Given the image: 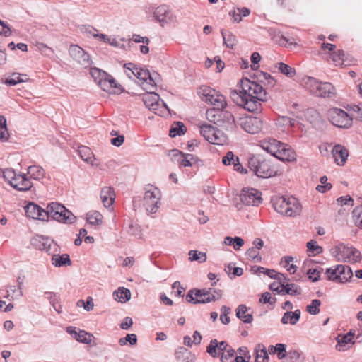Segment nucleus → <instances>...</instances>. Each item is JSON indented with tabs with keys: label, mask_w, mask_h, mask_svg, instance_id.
I'll return each mask as SVG.
<instances>
[{
	"label": "nucleus",
	"mask_w": 362,
	"mask_h": 362,
	"mask_svg": "<svg viewBox=\"0 0 362 362\" xmlns=\"http://www.w3.org/2000/svg\"><path fill=\"white\" fill-rule=\"evenodd\" d=\"M124 68L138 79V83L146 91L153 90L156 86V78L150 74L149 71L137 66L132 63L124 64Z\"/></svg>",
	"instance_id": "obj_4"
},
{
	"label": "nucleus",
	"mask_w": 362,
	"mask_h": 362,
	"mask_svg": "<svg viewBox=\"0 0 362 362\" xmlns=\"http://www.w3.org/2000/svg\"><path fill=\"white\" fill-rule=\"evenodd\" d=\"M28 173L35 180H38L44 176L45 170L40 166L32 165L28 168Z\"/></svg>",
	"instance_id": "obj_44"
},
{
	"label": "nucleus",
	"mask_w": 362,
	"mask_h": 362,
	"mask_svg": "<svg viewBox=\"0 0 362 362\" xmlns=\"http://www.w3.org/2000/svg\"><path fill=\"white\" fill-rule=\"evenodd\" d=\"M11 186L18 191H27L32 187V182L25 174H18Z\"/></svg>",
	"instance_id": "obj_24"
},
{
	"label": "nucleus",
	"mask_w": 362,
	"mask_h": 362,
	"mask_svg": "<svg viewBox=\"0 0 362 362\" xmlns=\"http://www.w3.org/2000/svg\"><path fill=\"white\" fill-rule=\"evenodd\" d=\"M302 86L311 94L322 98H332L335 95L336 90L329 82H322L311 76L302 78Z\"/></svg>",
	"instance_id": "obj_2"
},
{
	"label": "nucleus",
	"mask_w": 362,
	"mask_h": 362,
	"mask_svg": "<svg viewBox=\"0 0 362 362\" xmlns=\"http://www.w3.org/2000/svg\"><path fill=\"white\" fill-rule=\"evenodd\" d=\"M28 80L27 75L21 74L18 73H13L8 78H6L4 83L10 86H13L20 83L25 82Z\"/></svg>",
	"instance_id": "obj_35"
},
{
	"label": "nucleus",
	"mask_w": 362,
	"mask_h": 362,
	"mask_svg": "<svg viewBox=\"0 0 362 362\" xmlns=\"http://www.w3.org/2000/svg\"><path fill=\"white\" fill-rule=\"evenodd\" d=\"M222 296L221 291H210L206 290H191L186 296V300L189 303H206L211 301H216L221 298Z\"/></svg>",
	"instance_id": "obj_9"
},
{
	"label": "nucleus",
	"mask_w": 362,
	"mask_h": 362,
	"mask_svg": "<svg viewBox=\"0 0 362 362\" xmlns=\"http://www.w3.org/2000/svg\"><path fill=\"white\" fill-rule=\"evenodd\" d=\"M52 263L55 267H62L64 265H70L71 260L69 255L67 254L54 255L52 257Z\"/></svg>",
	"instance_id": "obj_38"
},
{
	"label": "nucleus",
	"mask_w": 362,
	"mask_h": 362,
	"mask_svg": "<svg viewBox=\"0 0 362 362\" xmlns=\"http://www.w3.org/2000/svg\"><path fill=\"white\" fill-rule=\"evenodd\" d=\"M281 142L276 139H269L268 140L262 141L261 146L267 153L275 157L279 149V147H281Z\"/></svg>",
	"instance_id": "obj_31"
},
{
	"label": "nucleus",
	"mask_w": 362,
	"mask_h": 362,
	"mask_svg": "<svg viewBox=\"0 0 362 362\" xmlns=\"http://www.w3.org/2000/svg\"><path fill=\"white\" fill-rule=\"evenodd\" d=\"M300 315V312L299 310L294 312H286L281 318V322L283 324L290 322L291 325H295L298 321Z\"/></svg>",
	"instance_id": "obj_39"
},
{
	"label": "nucleus",
	"mask_w": 362,
	"mask_h": 362,
	"mask_svg": "<svg viewBox=\"0 0 362 362\" xmlns=\"http://www.w3.org/2000/svg\"><path fill=\"white\" fill-rule=\"evenodd\" d=\"M300 264V262L291 256L283 257L280 261V265L287 272H296Z\"/></svg>",
	"instance_id": "obj_29"
},
{
	"label": "nucleus",
	"mask_w": 362,
	"mask_h": 362,
	"mask_svg": "<svg viewBox=\"0 0 362 362\" xmlns=\"http://www.w3.org/2000/svg\"><path fill=\"white\" fill-rule=\"evenodd\" d=\"M238 86V90H233L230 92L232 100L249 112L261 111L262 102L267 101L268 98L266 90L262 86L247 78H243Z\"/></svg>",
	"instance_id": "obj_1"
},
{
	"label": "nucleus",
	"mask_w": 362,
	"mask_h": 362,
	"mask_svg": "<svg viewBox=\"0 0 362 362\" xmlns=\"http://www.w3.org/2000/svg\"><path fill=\"white\" fill-rule=\"evenodd\" d=\"M221 35L223 39L224 44L230 48H233V47L237 43V39L234 35H233L230 32L225 33L223 30H221Z\"/></svg>",
	"instance_id": "obj_46"
},
{
	"label": "nucleus",
	"mask_w": 362,
	"mask_h": 362,
	"mask_svg": "<svg viewBox=\"0 0 362 362\" xmlns=\"http://www.w3.org/2000/svg\"><path fill=\"white\" fill-rule=\"evenodd\" d=\"M284 291L290 295H299L301 293L300 288L293 284L284 286Z\"/></svg>",
	"instance_id": "obj_61"
},
{
	"label": "nucleus",
	"mask_w": 362,
	"mask_h": 362,
	"mask_svg": "<svg viewBox=\"0 0 362 362\" xmlns=\"http://www.w3.org/2000/svg\"><path fill=\"white\" fill-rule=\"evenodd\" d=\"M100 199L105 207L108 208L112 205L115 194L110 187H104L100 192Z\"/></svg>",
	"instance_id": "obj_28"
},
{
	"label": "nucleus",
	"mask_w": 362,
	"mask_h": 362,
	"mask_svg": "<svg viewBox=\"0 0 362 362\" xmlns=\"http://www.w3.org/2000/svg\"><path fill=\"white\" fill-rule=\"evenodd\" d=\"M236 316L245 323H250L253 320L252 314L248 313V309L244 305L238 307Z\"/></svg>",
	"instance_id": "obj_36"
},
{
	"label": "nucleus",
	"mask_w": 362,
	"mask_h": 362,
	"mask_svg": "<svg viewBox=\"0 0 362 362\" xmlns=\"http://www.w3.org/2000/svg\"><path fill=\"white\" fill-rule=\"evenodd\" d=\"M8 135L6 120L4 116L0 115V140L6 141L8 139Z\"/></svg>",
	"instance_id": "obj_49"
},
{
	"label": "nucleus",
	"mask_w": 362,
	"mask_h": 362,
	"mask_svg": "<svg viewBox=\"0 0 362 362\" xmlns=\"http://www.w3.org/2000/svg\"><path fill=\"white\" fill-rule=\"evenodd\" d=\"M289 197L277 196L272 199V204L276 212L284 215L285 210L286 209Z\"/></svg>",
	"instance_id": "obj_33"
},
{
	"label": "nucleus",
	"mask_w": 362,
	"mask_h": 362,
	"mask_svg": "<svg viewBox=\"0 0 362 362\" xmlns=\"http://www.w3.org/2000/svg\"><path fill=\"white\" fill-rule=\"evenodd\" d=\"M144 190L143 206L148 214H156L161 205V192L153 185L146 186Z\"/></svg>",
	"instance_id": "obj_6"
},
{
	"label": "nucleus",
	"mask_w": 362,
	"mask_h": 362,
	"mask_svg": "<svg viewBox=\"0 0 362 362\" xmlns=\"http://www.w3.org/2000/svg\"><path fill=\"white\" fill-rule=\"evenodd\" d=\"M70 57L81 66L87 68L90 66V56L81 47L72 45L69 47Z\"/></svg>",
	"instance_id": "obj_18"
},
{
	"label": "nucleus",
	"mask_w": 362,
	"mask_h": 362,
	"mask_svg": "<svg viewBox=\"0 0 362 362\" xmlns=\"http://www.w3.org/2000/svg\"><path fill=\"white\" fill-rule=\"evenodd\" d=\"M315 260L308 258L304 260L302 264L301 269L303 272H320L316 268H313L315 266Z\"/></svg>",
	"instance_id": "obj_57"
},
{
	"label": "nucleus",
	"mask_w": 362,
	"mask_h": 362,
	"mask_svg": "<svg viewBox=\"0 0 362 362\" xmlns=\"http://www.w3.org/2000/svg\"><path fill=\"white\" fill-rule=\"evenodd\" d=\"M330 253L339 261L356 262L361 258V252L358 250L342 243L333 246Z\"/></svg>",
	"instance_id": "obj_7"
},
{
	"label": "nucleus",
	"mask_w": 362,
	"mask_h": 362,
	"mask_svg": "<svg viewBox=\"0 0 362 362\" xmlns=\"http://www.w3.org/2000/svg\"><path fill=\"white\" fill-rule=\"evenodd\" d=\"M223 109L215 107L207 110L206 112V119L209 122L218 126L233 124L235 122L233 115L231 112Z\"/></svg>",
	"instance_id": "obj_10"
},
{
	"label": "nucleus",
	"mask_w": 362,
	"mask_h": 362,
	"mask_svg": "<svg viewBox=\"0 0 362 362\" xmlns=\"http://www.w3.org/2000/svg\"><path fill=\"white\" fill-rule=\"evenodd\" d=\"M199 132L206 141L215 145H223L228 141L227 136L222 131L211 124H200Z\"/></svg>",
	"instance_id": "obj_11"
},
{
	"label": "nucleus",
	"mask_w": 362,
	"mask_h": 362,
	"mask_svg": "<svg viewBox=\"0 0 362 362\" xmlns=\"http://www.w3.org/2000/svg\"><path fill=\"white\" fill-rule=\"evenodd\" d=\"M245 255L247 257L254 263H258L262 261V257L259 255V250L256 248L251 247L248 249Z\"/></svg>",
	"instance_id": "obj_51"
},
{
	"label": "nucleus",
	"mask_w": 362,
	"mask_h": 362,
	"mask_svg": "<svg viewBox=\"0 0 362 362\" xmlns=\"http://www.w3.org/2000/svg\"><path fill=\"white\" fill-rule=\"evenodd\" d=\"M258 77L259 78L260 82L263 83L264 81H265L267 84L269 86H274L275 84L274 79L268 73L261 71L259 72Z\"/></svg>",
	"instance_id": "obj_59"
},
{
	"label": "nucleus",
	"mask_w": 362,
	"mask_h": 362,
	"mask_svg": "<svg viewBox=\"0 0 362 362\" xmlns=\"http://www.w3.org/2000/svg\"><path fill=\"white\" fill-rule=\"evenodd\" d=\"M189 260L191 262L196 261L199 263H203L206 260V255L205 252L198 250H189L188 252Z\"/></svg>",
	"instance_id": "obj_40"
},
{
	"label": "nucleus",
	"mask_w": 362,
	"mask_h": 362,
	"mask_svg": "<svg viewBox=\"0 0 362 362\" xmlns=\"http://www.w3.org/2000/svg\"><path fill=\"white\" fill-rule=\"evenodd\" d=\"M283 161H293L296 160V154L293 149L286 144H281V147L275 156Z\"/></svg>",
	"instance_id": "obj_22"
},
{
	"label": "nucleus",
	"mask_w": 362,
	"mask_h": 362,
	"mask_svg": "<svg viewBox=\"0 0 362 362\" xmlns=\"http://www.w3.org/2000/svg\"><path fill=\"white\" fill-rule=\"evenodd\" d=\"M240 199L246 206H256L262 203L261 192L254 188H244L242 189Z\"/></svg>",
	"instance_id": "obj_17"
},
{
	"label": "nucleus",
	"mask_w": 362,
	"mask_h": 362,
	"mask_svg": "<svg viewBox=\"0 0 362 362\" xmlns=\"http://www.w3.org/2000/svg\"><path fill=\"white\" fill-rule=\"evenodd\" d=\"M28 217L35 219L44 221L45 211L39 205L30 202L25 208Z\"/></svg>",
	"instance_id": "obj_21"
},
{
	"label": "nucleus",
	"mask_w": 362,
	"mask_h": 362,
	"mask_svg": "<svg viewBox=\"0 0 362 362\" xmlns=\"http://www.w3.org/2000/svg\"><path fill=\"white\" fill-rule=\"evenodd\" d=\"M171 156L177 162L180 167L197 166L199 168L203 165L202 161L194 155L183 153L177 149L171 151Z\"/></svg>",
	"instance_id": "obj_16"
},
{
	"label": "nucleus",
	"mask_w": 362,
	"mask_h": 362,
	"mask_svg": "<svg viewBox=\"0 0 362 362\" xmlns=\"http://www.w3.org/2000/svg\"><path fill=\"white\" fill-rule=\"evenodd\" d=\"M92 337L93 335L91 334L88 333L84 330H80L76 336H74V339L84 344H90L92 340Z\"/></svg>",
	"instance_id": "obj_53"
},
{
	"label": "nucleus",
	"mask_w": 362,
	"mask_h": 362,
	"mask_svg": "<svg viewBox=\"0 0 362 362\" xmlns=\"http://www.w3.org/2000/svg\"><path fill=\"white\" fill-rule=\"evenodd\" d=\"M124 230L129 235L132 236H140L141 234V230L139 225L132 222V221H128Z\"/></svg>",
	"instance_id": "obj_43"
},
{
	"label": "nucleus",
	"mask_w": 362,
	"mask_h": 362,
	"mask_svg": "<svg viewBox=\"0 0 362 362\" xmlns=\"http://www.w3.org/2000/svg\"><path fill=\"white\" fill-rule=\"evenodd\" d=\"M308 251L313 255L322 252V247L319 246L315 240H311L307 243Z\"/></svg>",
	"instance_id": "obj_56"
},
{
	"label": "nucleus",
	"mask_w": 362,
	"mask_h": 362,
	"mask_svg": "<svg viewBox=\"0 0 362 362\" xmlns=\"http://www.w3.org/2000/svg\"><path fill=\"white\" fill-rule=\"evenodd\" d=\"M78 155L83 160L87 163L90 164L91 165H95L94 163L95 158L90 148L85 146H81L78 148Z\"/></svg>",
	"instance_id": "obj_34"
},
{
	"label": "nucleus",
	"mask_w": 362,
	"mask_h": 362,
	"mask_svg": "<svg viewBox=\"0 0 362 362\" xmlns=\"http://www.w3.org/2000/svg\"><path fill=\"white\" fill-rule=\"evenodd\" d=\"M276 67L281 74L287 77L293 78L296 75V70L283 62L276 64Z\"/></svg>",
	"instance_id": "obj_42"
},
{
	"label": "nucleus",
	"mask_w": 362,
	"mask_h": 362,
	"mask_svg": "<svg viewBox=\"0 0 362 362\" xmlns=\"http://www.w3.org/2000/svg\"><path fill=\"white\" fill-rule=\"evenodd\" d=\"M156 19L163 24L172 23L176 21L175 16L165 5H161L156 8L153 13Z\"/></svg>",
	"instance_id": "obj_20"
},
{
	"label": "nucleus",
	"mask_w": 362,
	"mask_h": 362,
	"mask_svg": "<svg viewBox=\"0 0 362 362\" xmlns=\"http://www.w3.org/2000/svg\"><path fill=\"white\" fill-rule=\"evenodd\" d=\"M31 245L36 249L42 250L45 248V238L43 235H35L30 240Z\"/></svg>",
	"instance_id": "obj_47"
},
{
	"label": "nucleus",
	"mask_w": 362,
	"mask_h": 362,
	"mask_svg": "<svg viewBox=\"0 0 362 362\" xmlns=\"http://www.w3.org/2000/svg\"><path fill=\"white\" fill-rule=\"evenodd\" d=\"M90 74L94 81L104 91L112 93L117 88V82L112 76L98 68H91Z\"/></svg>",
	"instance_id": "obj_12"
},
{
	"label": "nucleus",
	"mask_w": 362,
	"mask_h": 362,
	"mask_svg": "<svg viewBox=\"0 0 362 362\" xmlns=\"http://www.w3.org/2000/svg\"><path fill=\"white\" fill-rule=\"evenodd\" d=\"M237 158L238 156H235L232 151H228L226 153V156L223 157L222 163L225 165H233Z\"/></svg>",
	"instance_id": "obj_62"
},
{
	"label": "nucleus",
	"mask_w": 362,
	"mask_h": 362,
	"mask_svg": "<svg viewBox=\"0 0 362 362\" xmlns=\"http://www.w3.org/2000/svg\"><path fill=\"white\" fill-rule=\"evenodd\" d=\"M248 165L257 177L267 178L276 175V170L271 162L260 156H252L249 159Z\"/></svg>",
	"instance_id": "obj_3"
},
{
	"label": "nucleus",
	"mask_w": 362,
	"mask_h": 362,
	"mask_svg": "<svg viewBox=\"0 0 362 362\" xmlns=\"http://www.w3.org/2000/svg\"><path fill=\"white\" fill-rule=\"evenodd\" d=\"M255 362H269V356L265 347L258 345L256 349Z\"/></svg>",
	"instance_id": "obj_41"
},
{
	"label": "nucleus",
	"mask_w": 362,
	"mask_h": 362,
	"mask_svg": "<svg viewBox=\"0 0 362 362\" xmlns=\"http://www.w3.org/2000/svg\"><path fill=\"white\" fill-rule=\"evenodd\" d=\"M328 117L332 124L339 128H349L352 125V117L344 110L332 108L328 111Z\"/></svg>",
	"instance_id": "obj_15"
},
{
	"label": "nucleus",
	"mask_w": 362,
	"mask_h": 362,
	"mask_svg": "<svg viewBox=\"0 0 362 362\" xmlns=\"http://www.w3.org/2000/svg\"><path fill=\"white\" fill-rule=\"evenodd\" d=\"M90 74L94 81L104 91L112 93L117 88V82L112 76L98 68H91Z\"/></svg>",
	"instance_id": "obj_13"
},
{
	"label": "nucleus",
	"mask_w": 362,
	"mask_h": 362,
	"mask_svg": "<svg viewBox=\"0 0 362 362\" xmlns=\"http://www.w3.org/2000/svg\"><path fill=\"white\" fill-rule=\"evenodd\" d=\"M115 299L120 302L127 301L131 296V293L129 289L124 288V287L119 288V289L114 293Z\"/></svg>",
	"instance_id": "obj_45"
},
{
	"label": "nucleus",
	"mask_w": 362,
	"mask_h": 362,
	"mask_svg": "<svg viewBox=\"0 0 362 362\" xmlns=\"http://www.w3.org/2000/svg\"><path fill=\"white\" fill-rule=\"evenodd\" d=\"M321 301L318 299H314L310 304L306 306V311L310 315H317L320 313Z\"/></svg>",
	"instance_id": "obj_48"
},
{
	"label": "nucleus",
	"mask_w": 362,
	"mask_h": 362,
	"mask_svg": "<svg viewBox=\"0 0 362 362\" xmlns=\"http://www.w3.org/2000/svg\"><path fill=\"white\" fill-rule=\"evenodd\" d=\"M313 268L320 272H352V269L348 265L338 264L334 267H327L325 263L315 261Z\"/></svg>",
	"instance_id": "obj_30"
},
{
	"label": "nucleus",
	"mask_w": 362,
	"mask_h": 362,
	"mask_svg": "<svg viewBox=\"0 0 362 362\" xmlns=\"http://www.w3.org/2000/svg\"><path fill=\"white\" fill-rule=\"evenodd\" d=\"M286 209L285 210L284 216L288 217H295L300 215L302 211V206L299 201L293 197H289Z\"/></svg>",
	"instance_id": "obj_23"
},
{
	"label": "nucleus",
	"mask_w": 362,
	"mask_h": 362,
	"mask_svg": "<svg viewBox=\"0 0 362 362\" xmlns=\"http://www.w3.org/2000/svg\"><path fill=\"white\" fill-rule=\"evenodd\" d=\"M11 34V31L9 26L5 22L0 20V35L8 37Z\"/></svg>",
	"instance_id": "obj_64"
},
{
	"label": "nucleus",
	"mask_w": 362,
	"mask_h": 362,
	"mask_svg": "<svg viewBox=\"0 0 362 362\" xmlns=\"http://www.w3.org/2000/svg\"><path fill=\"white\" fill-rule=\"evenodd\" d=\"M325 278L336 283H346L350 281L354 273H324Z\"/></svg>",
	"instance_id": "obj_32"
},
{
	"label": "nucleus",
	"mask_w": 362,
	"mask_h": 362,
	"mask_svg": "<svg viewBox=\"0 0 362 362\" xmlns=\"http://www.w3.org/2000/svg\"><path fill=\"white\" fill-rule=\"evenodd\" d=\"M231 346L225 341L218 342L216 339L211 340L210 344L207 347V352L213 357H216Z\"/></svg>",
	"instance_id": "obj_25"
},
{
	"label": "nucleus",
	"mask_w": 362,
	"mask_h": 362,
	"mask_svg": "<svg viewBox=\"0 0 362 362\" xmlns=\"http://www.w3.org/2000/svg\"><path fill=\"white\" fill-rule=\"evenodd\" d=\"M47 217L64 223H73L76 217L64 205L51 202L47 206Z\"/></svg>",
	"instance_id": "obj_5"
},
{
	"label": "nucleus",
	"mask_w": 362,
	"mask_h": 362,
	"mask_svg": "<svg viewBox=\"0 0 362 362\" xmlns=\"http://www.w3.org/2000/svg\"><path fill=\"white\" fill-rule=\"evenodd\" d=\"M276 301L275 298H272L271 293L269 292H265L262 294L261 298H259V302L262 303H269L271 305L274 304Z\"/></svg>",
	"instance_id": "obj_63"
},
{
	"label": "nucleus",
	"mask_w": 362,
	"mask_h": 362,
	"mask_svg": "<svg viewBox=\"0 0 362 362\" xmlns=\"http://www.w3.org/2000/svg\"><path fill=\"white\" fill-rule=\"evenodd\" d=\"M243 129L250 134H257L262 128V121L256 117H246L240 119V123Z\"/></svg>",
	"instance_id": "obj_19"
},
{
	"label": "nucleus",
	"mask_w": 362,
	"mask_h": 362,
	"mask_svg": "<svg viewBox=\"0 0 362 362\" xmlns=\"http://www.w3.org/2000/svg\"><path fill=\"white\" fill-rule=\"evenodd\" d=\"M269 352L270 354L277 353L279 358H282L286 356L285 346L282 344H277L275 346H270L269 347Z\"/></svg>",
	"instance_id": "obj_50"
},
{
	"label": "nucleus",
	"mask_w": 362,
	"mask_h": 362,
	"mask_svg": "<svg viewBox=\"0 0 362 362\" xmlns=\"http://www.w3.org/2000/svg\"><path fill=\"white\" fill-rule=\"evenodd\" d=\"M142 100L148 110L158 115H163L165 111L169 112L166 104L163 100L160 101L159 95L154 92L148 90L146 94L143 95Z\"/></svg>",
	"instance_id": "obj_14"
},
{
	"label": "nucleus",
	"mask_w": 362,
	"mask_h": 362,
	"mask_svg": "<svg viewBox=\"0 0 362 362\" xmlns=\"http://www.w3.org/2000/svg\"><path fill=\"white\" fill-rule=\"evenodd\" d=\"M18 176L13 169L7 168L3 171V177L6 181L11 185L12 181Z\"/></svg>",
	"instance_id": "obj_60"
},
{
	"label": "nucleus",
	"mask_w": 362,
	"mask_h": 362,
	"mask_svg": "<svg viewBox=\"0 0 362 362\" xmlns=\"http://www.w3.org/2000/svg\"><path fill=\"white\" fill-rule=\"evenodd\" d=\"M344 53L343 50H338L331 54L330 57L336 66H341L344 63Z\"/></svg>",
	"instance_id": "obj_52"
},
{
	"label": "nucleus",
	"mask_w": 362,
	"mask_h": 362,
	"mask_svg": "<svg viewBox=\"0 0 362 362\" xmlns=\"http://www.w3.org/2000/svg\"><path fill=\"white\" fill-rule=\"evenodd\" d=\"M353 218L356 226L362 229V206L353 211Z\"/></svg>",
	"instance_id": "obj_58"
},
{
	"label": "nucleus",
	"mask_w": 362,
	"mask_h": 362,
	"mask_svg": "<svg viewBox=\"0 0 362 362\" xmlns=\"http://www.w3.org/2000/svg\"><path fill=\"white\" fill-rule=\"evenodd\" d=\"M235 350L230 347L228 350L221 352V361L222 362H234Z\"/></svg>",
	"instance_id": "obj_55"
},
{
	"label": "nucleus",
	"mask_w": 362,
	"mask_h": 362,
	"mask_svg": "<svg viewBox=\"0 0 362 362\" xmlns=\"http://www.w3.org/2000/svg\"><path fill=\"white\" fill-rule=\"evenodd\" d=\"M198 95L202 100L218 108L227 106L226 97L209 86H202L199 88Z\"/></svg>",
	"instance_id": "obj_8"
},
{
	"label": "nucleus",
	"mask_w": 362,
	"mask_h": 362,
	"mask_svg": "<svg viewBox=\"0 0 362 362\" xmlns=\"http://www.w3.org/2000/svg\"><path fill=\"white\" fill-rule=\"evenodd\" d=\"M332 153L337 165H344L349 156L347 149L341 145H336Z\"/></svg>",
	"instance_id": "obj_27"
},
{
	"label": "nucleus",
	"mask_w": 362,
	"mask_h": 362,
	"mask_svg": "<svg viewBox=\"0 0 362 362\" xmlns=\"http://www.w3.org/2000/svg\"><path fill=\"white\" fill-rule=\"evenodd\" d=\"M87 221L93 226H100L103 223V216L98 211H90L86 214Z\"/></svg>",
	"instance_id": "obj_37"
},
{
	"label": "nucleus",
	"mask_w": 362,
	"mask_h": 362,
	"mask_svg": "<svg viewBox=\"0 0 362 362\" xmlns=\"http://www.w3.org/2000/svg\"><path fill=\"white\" fill-rule=\"evenodd\" d=\"M354 333L350 331L346 334L342 336L341 338L340 336L337 338V344L336 346V349L339 351H345L348 350L350 347V345H353L355 343L354 339Z\"/></svg>",
	"instance_id": "obj_26"
},
{
	"label": "nucleus",
	"mask_w": 362,
	"mask_h": 362,
	"mask_svg": "<svg viewBox=\"0 0 362 362\" xmlns=\"http://www.w3.org/2000/svg\"><path fill=\"white\" fill-rule=\"evenodd\" d=\"M186 131L185 126L180 122H178L176 124V127H172L169 132V136L170 137H175L177 135H181L185 133Z\"/></svg>",
	"instance_id": "obj_54"
}]
</instances>
